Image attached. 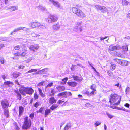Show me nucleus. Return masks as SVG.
I'll return each mask as SVG.
<instances>
[{"instance_id":"f257e3e1","label":"nucleus","mask_w":130,"mask_h":130,"mask_svg":"<svg viewBox=\"0 0 130 130\" xmlns=\"http://www.w3.org/2000/svg\"><path fill=\"white\" fill-rule=\"evenodd\" d=\"M109 100L111 107L113 109H115L116 108V106L120 103L121 98L116 94H111L109 97Z\"/></svg>"},{"instance_id":"f03ea898","label":"nucleus","mask_w":130,"mask_h":130,"mask_svg":"<svg viewBox=\"0 0 130 130\" xmlns=\"http://www.w3.org/2000/svg\"><path fill=\"white\" fill-rule=\"evenodd\" d=\"M122 47L119 45L117 44L115 46L110 45L108 49L109 52L114 56L118 57H121L122 54L119 51H116L115 50H121Z\"/></svg>"},{"instance_id":"7ed1b4c3","label":"nucleus","mask_w":130,"mask_h":130,"mask_svg":"<svg viewBox=\"0 0 130 130\" xmlns=\"http://www.w3.org/2000/svg\"><path fill=\"white\" fill-rule=\"evenodd\" d=\"M28 117L26 116L24 118V121L22 126V129L23 130H27L29 129L31 126V121H28Z\"/></svg>"},{"instance_id":"20e7f679","label":"nucleus","mask_w":130,"mask_h":130,"mask_svg":"<svg viewBox=\"0 0 130 130\" xmlns=\"http://www.w3.org/2000/svg\"><path fill=\"white\" fill-rule=\"evenodd\" d=\"M72 11L73 13L75 14L77 16L80 18H83L85 17V13L79 9L73 7L72 8Z\"/></svg>"},{"instance_id":"39448f33","label":"nucleus","mask_w":130,"mask_h":130,"mask_svg":"<svg viewBox=\"0 0 130 130\" xmlns=\"http://www.w3.org/2000/svg\"><path fill=\"white\" fill-rule=\"evenodd\" d=\"M94 84H93L90 86V88L93 90L90 92V91L88 89L85 92V94L88 96L94 95L96 94V90L95 88L93 87Z\"/></svg>"},{"instance_id":"423d86ee","label":"nucleus","mask_w":130,"mask_h":130,"mask_svg":"<svg viewBox=\"0 0 130 130\" xmlns=\"http://www.w3.org/2000/svg\"><path fill=\"white\" fill-rule=\"evenodd\" d=\"M1 105L2 109L8 108L9 106V101L6 99H4L1 100Z\"/></svg>"},{"instance_id":"0eeeda50","label":"nucleus","mask_w":130,"mask_h":130,"mask_svg":"<svg viewBox=\"0 0 130 130\" xmlns=\"http://www.w3.org/2000/svg\"><path fill=\"white\" fill-rule=\"evenodd\" d=\"M14 85V83L12 82L9 81H5L3 84L2 85V87H4L5 88L7 87H11Z\"/></svg>"},{"instance_id":"6e6552de","label":"nucleus","mask_w":130,"mask_h":130,"mask_svg":"<svg viewBox=\"0 0 130 130\" xmlns=\"http://www.w3.org/2000/svg\"><path fill=\"white\" fill-rule=\"evenodd\" d=\"M72 95L71 93L70 92H67V91H64L58 94V96H61L65 98L67 97L71 96Z\"/></svg>"},{"instance_id":"1a4fd4ad","label":"nucleus","mask_w":130,"mask_h":130,"mask_svg":"<svg viewBox=\"0 0 130 130\" xmlns=\"http://www.w3.org/2000/svg\"><path fill=\"white\" fill-rule=\"evenodd\" d=\"M56 19V17L50 15L48 16V18L46 19V21L48 23H52L56 21H57Z\"/></svg>"},{"instance_id":"9d476101","label":"nucleus","mask_w":130,"mask_h":130,"mask_svg":"<svg viewBox=\"0 0 130 130\" xmlns=\"http://www.w3.org/2000/svg\"><path fill=\"white\" fill-rule=\"evenodd\" d=\"M27 87H25L22 85L21 86L19 89V91L22 95L26 96V93Z\"/></svg>"},{"instance_id":"9b49d317","label":"nucleus","mask_w":130,"mask_h":130,"mask_svg":"<svg viewBox=\"0 0 130 130\" xmlns=\"http://www.w3.org/2000/svg\"><path fill=\"white\" fill-rule=\"evenodd\" d=\"M28 30V29L26 27H20L14 30L11 32L10 34L11 35H13L15 34L16 32L21 30H23L24 31H27Z\"/></svg>"},{"instance_id":"f8f14e48","label":"nucleus","mask_w":130,"mask_h":130,"mask_svg":"<svg viewBox=\"0 0 130 130\" xmlns=\"http://www.w3.org/2000/svg\"><path fill=\"white\" fill-rule=\"evenodd\" d=\"M67 83L69 86L72 87H76L78 84L75 81L68 82Z\"/></svg>"},{"instance_id":"ddd939ff","label":"nucleus","mask_w":130,"mask_h":130,"mask_svg":"<svg viewBox=\"0 0 130 130\" xmlns=\"http://www.w3.org/2000/svg\"><path fill=\"white\" fill-rule=\"evenodd\" d=\"M34 92V90L31 87H27V88L26 94L31 95Z\"/></svg>"},{"instance_id":"4468645a","label":"nucleus","mask_w":130,"mask_h":130,"mask_svg":"<svg viewBox=\"0 0 130 130\" xmlns=\"http://www.w3.org/2000/svg\"><path fill=\"white\" fill-rule=\"evenodd\" d=\"M14 92L16 94V96L17 98V99L21 100L22 98L21 93L17 90H14Z\"/></svg>"},{"instance_id":"2eb2a0df","label":"nucleus","mask_w":130,"mask_h":130,"mask_svg":"<svg viewBox=\"0 0 130 130\" xmlns=\"http://www.w3.org/2000/svg\"><path fill=\"white\" fill-rule=\"evenodd\" d=\"M39 48L38 46L37 45H32L30 46L29 47V49L31 51L35 52Z\"/></svg>"},{"instance_id":"dca6fc26","label":"nucleus","mask_w":130,"mask_h":130,"mask_svg":"<svg viewBox=\"0 0 130 130\" xmlns=\"http://www.w3.org/2000/svg\"><path fill=\"white\" fill-rule=\"evenodd\" d=\"M72 78H73V80L77 82H81L83 80L82 77H79L77 75H73Z\"/></svg>"},{"instance_id":"f3484780","label":"nucleus","mask_w":130,"mask_h":130,"mask_svg":"<svg viewBox=\"0 0 130 130\" xmlns=\"http://www.w3.org/2000/svg\"><path fill=\"white\" fill-rule=\"evenodd\" d=\"M4 110V115L6 118H8L9 116V110L8 108L3 109Z\"/></svg>"},{"instance_id":"a211bd4d","label":"nucleus","mask_w":130,"mask_h":130,"mask_svg":"<svg viewBox=\"0 0 130 130\" xmlns=\"http://www.w3.org/2000/svg\"><path fill=\"white\" fill-rule=\"evenodd\" d=\"M97 10H100L102 12H106V8L104 6H100L98 5L96 7Z\"/></svg>"},{"instance_id":"6ab92c4d","label":"nucleus","mask_w":130,"mask_h":130,"mask_svg":"<svg viewBox=\"0 0 130 130\" xmlns=\"http://www.w3.org/2000/svg\"><path fill=\"white\" fill-rule=\"evenodd\" d=\"M31 27L33 28L39 27L40 26H41L39 23L36 22L31 23ZM29 25H30L31 24H30Z\"/></svg>"},{"instance_id":"aec40b11","label":"nucleus","mask_w":130,"mask_h":130,"mask_svg":"<svg viewBox=\"0 0 130 130\" xmlns=\"http://www.w3.org/2000/svg\"><path fill=\"white\" fill-rule=\"evenodd\" d=\"M51 112V109H46L45 110L44 116L46 117L50 114Z\"/></svg>"},{"instance_id":"412c9836","label":"nucleus","mask_w":130,"mask_h":130,"mask_svg":"<svg viewBox=\"0 0 130 130\" xmlns=\"http://www.w3.org/2000/svg\"><path fill=\"white\" fill-rule=\"evenodd\" d=\"M56 101V100L55 99L54 97H51L49 99V102L51 104L55 103Z\"/></svg>"},{"instance_id":"4be33fe9","label":"nucleus","mask_w":130,"mask_h":130,"mask_svg":"<svg viewBox=\"0 0 130 130\" xmlns=\"http://www.w3.org/2000/svg\"><path fill=\"white\" fill-rule=\"evenodd\" d=\"M23 51H24V52H23L21 54L20 53V54H19L20 56L23 57H25L27 56V54L25 52L27 51V50L24 49V50L23 49Z\"/></svg>"},{"instance_id":"5701e85b","label":"nucleus","mask_w":130,"mask_h":130,"mask_svg":"<svg viewBox=\"0 0 130 130\" xmlns=\"http://www.w3.org/2000/svg\"><path fill=\"white\" fill-rule=\"evenodd\" d=\"M45 110V109L43 107H41L40 109L36 111L37 113H41L42 114H44V111Z\"/></svg>"},{"instance_id":"b1692460","label":"nucleus","mask_w":130,"mask_h":130,"mask_svg":"<svg viewBox=\"0 0 130 130\" xmlns=\"http://www.w3.org/2000/svg\"><path fill=\"white\" fill-rule=\"evenodd\" d=\"M38 89L39 95L42 98L44 97L45 96V95L43 93L42 89L39 88H38Z\"/></svg>"},{"instance_id":"393cba45","label":"nucleus","mask_w":130,"mask_h":130,"mask_svg":"<svg viewBox=\"0 0 130 130\" xmlns=\"http://www.w3.org/2000/svg\"><path fill=\"white\" fill-rule=\"evenodd\" d=\"M111 65L110 66V69L112 71L113 70L116 68V65L114 64L113 63V62H111L110 63Z\"/></svg>"},{"instance_id":"a878e982","label":"nucleus","mask_w":130,"mask_h":130,"mask_svg":"<svg viewBox=\"0 0 130 130\" xmlns=\"http://www.w3.org/2000/svg\"><path fill=\"white\" fill-rule=\"evenodd\" d=\"M53 83V82H50L45 87V91H48V88L50 87L51 86H52Z\"/></svg>"},{"instance_id":"bb28decb","label":"nucleus","mask_w":130,"mask_h":130,"mask_svg":"<svg viewBox=\"0 0 130 130\" xmlns=\"http://www.w3.org/2000/svg\"><path fill=\"white\" fill-rule=\"evenodd\" d=\"M24 110V108L22 106H20L19 107V112L23 113Z\"/></svg>"},{"instance_id":"cd10ccee","label":"nucleus","mask_w":130,"mask_h":130,"mask_svg":"<svg viewBox=\"0 0 130 130\" xmlns=\"http://www.w3.org/2000/svg\"><path fill=\"white\" fill-rule=\"evenodd\" d=\"M48 70V68H44L43 69L41 70H39V72H40L41 74H44L47 72Z\"/></svg>"},{"instance_id":"c85d7f7f","label":"nucleus","mask_w":130,"mask_h":130,"mask_svg":"<svg viewBox=\"0 0 130 130\" xmlns=\"http://www.w3.org/2000/svg\"><path fill=\"white\" fill-rule=\"evenodd\" d=\"M122 64L121 65L123 66H126L128 64V62L125 60H122Z\"/></svg>"},{"instance_id":"c756f323","label":"nucleus","mask_w":130,"mask_h":130,"mask_svg":"<svg viewBox=\"0 0 130 130\" xmlns=\"http://www.w3.org/2000/svg\"><path fill=\"white\" fill-rule=\"evenodd\" d=\"M114 60L115 62H117L119 64L121 65L122 64V60L115 58L114 59Z\"/></svg>"},{"instance_id":"7c9ffc66","label":"nucleus","mask_w":130,"mask_h":130,"mask_svg":"<svg viewBox=\"0 0 130 130\" xmlns=\"http://www.w3.org/2000/svg\"><path fill=\"white\" fill-rule=\"evenodd\" d=\"M45 81H41L38 84H37L36 86H43L45 85Z\"/></svg>"},{"instance_id":"2f4dec72","label":"nucleus","mask_w":130,"mask_h":130,"mask_svg":"<svg viewBox=\"0 0 130 130\" xmlns=\"http://www.w3.org/2000/svg\"><path fill=\"white\" fill-rule=\"evenodd\" d=\"M71 126V123H68L65 127L64 129V130H67Z\"/></svg>"},{"instance_id":"473e14b6","label":"nucleus","mask_w":130,"mask_h":130,"mask_svg":"<svg viewBox=\"0 0 130 130\" xmlns=\"http://www.w3.org/2000/svg\"><path fill=\"white\" fill-rule=\"evenodd\" d=\"M39 69H31L29 71H28L26 73H25V74H27V73H30L33 72H35V71H37V70H39Z\"/></svg>"},{"instance_id":"72a5a7b5","label":"nucleus","mask_w":130,"mask_h":130,"mask_svg":"<svg viewBox=\"0 0 130 130\" xmlns=\"http://www.w3.org/2000/svg\"><path fill=\"white\" fill-rule=\"evenodd\" d=\"M9 9H11L12 11H15L18 9V7L16 6H14L9 7Z\"/></svg>"},{"instance_id":"f704fd0d","label":"nucleus","mask_w":130,"mask_h":130,"mask_svg":"<svg viewBox=\"0 0 130 130\" xmlns=\"http://www.w3.org/2000/svg\"><path fill=\"white\" fill-rule=\"evenodd\" d=\"M1 78L5 81V79L7 78V75L5 73H2L1 75Z\"/></svg>"},{"instance_id":"c9c22d12","label":"nucleus","mask_w":130,"mask_h":130,"mask_svg":"<svg viewBox=\"0 0 130 130\" xmlns=\"http://www.w3.org/2000/svg\"><path fill=\"white\" fill-rule=\"evenodd\" d=\"M5 61L4 58L2 57H0V62L3 64H5Z\"/></svg>"},{"instance_id":"e433bc0d","label":"nucleus","mask_w":130,"mask_h":130,"mask_svg":"<svg viewBox=\"0 0 130 130\" xmlns=\"http://www.w3.org/2000/svg\"><path fill=\"white\" fill-rule=\"evenodd\" d=\"M65 89V88L63 86L59 87L57 88V89L59 92L63 91Z\"/></svg>"},{"instance_id":"4c0bfd02","label":"nucleus","mask_w":130,"mask_h":130,"mask_svg":"<svg viewBox=\"0 0 130 130\" xmlns=\"http://www.w3.org/2000/svg\"><path fill=\"white\" fill-rule=\"evenodd\" d=\"M129 2L126 0H122V4L124 6H126L128 5Z\"/></svg>"},{"instance_id":"58836bf2","label":"nucleus","mask_w":130,"mask_h":130,"mask_svg":"<svg viewBox=\"0 0 130 130\" xmlns=\"http://www.w3.org/2000/svg\"><path fill=\"white\" fill-rule=\"evenodd\" d=\"M122 47L123 51L124 52L127 51L128 50V47L127 45L123 46Z\"/></svg>"},{"instance_id":"ea45409f","label":"nucleus","mask_w":130,"mask_h":130,"mask_svg":"<svg viewBox=\"0 0 130 130\" xmlns=\"http://www.w3.org/2000/svg\"><path fill=\"white\" fill-rule=\"evenodd\" d=\"M39 9L43 11H44L45 10L46 11L47 10V9H46L45 8L41 5H40L39 6Z\"/></svg>"},{"instance_id":"a19ab883","label":"nucleus","mask_w":130,"mask_h":130,"mask_svg":"<svg viewBox=\"0 0 130 130\" xmlns=\"http://www.w3.org/2000/svg\"><path fill=\"white\" fill-rule=\"evenodd\" d=\"M34 100H35L37 99L39 97V95L37 94L36 91L34 93Z\"/></svg>"},{"instance_id":"79ce46f5","label":"nucleus","mask_w":130,"mask_h":130,"mask_svg":"<svg viewBox=\"0 0 130 130\" xmlns=\"http://www.w3.org/2000/svg\"><path fill=\"white\" fill-rule=\"evenodd\" d=\"M40 105L41 104H40V102H39L37 101L35 103L33 104V106L37 108L38 107V106Z\"/></svg>"},{"instance_id":"37998d69","label":"nucleus","mask_w":130,"mask_h":130,"mask_svg":"<svg viewBox=\"0 0 130 130\" xmlns=\"http://www.w3.org/2000/svg\"><path fill=\"white\" fill-rule=\"evenodd\" d=\"M55 6H57V2L54 0H49Z\"/></svg>"},{"instance_id":"c03bdc74","label":"nucleus","mask_w":130,"mask_h":130,"mask_svg":"<svg viewBox=\"0 0 130 130\" xmlns=\"http://www.w3.org/2000/svg\"><path fill=\"white\" fill-rule=\"evenodd\" d=\"M57 108V105L56 104L53 105L50 107V109L52 110H53Z\"/></svg>"},{"instance_id":"a18cd8bd","label":"nucleus","mask_w":130,"mask_h":130,"mask_svg":"<svg viewBox=\"0 0 130 130\" xmlns=\"http://www.w3.org/2000/svg\"><path fill=\"white\" fill-rule=\"evenodd\" d=\"M20 73H19L18 74H17L16 73H13L12 74V75L13 77L14 78H17L19 76H20L19 74H20Z\"/></svg>"},{"instance_id":"49530a36","label":"nucleus","mask_w":130,"mask_h":130,"mask_svg":"<svg viewBox=\"0 0 130 130\" xmlns=\"http://www.w3.org/2000/svg\"><path fill=\"white\" fill-rule=\"evenodd\" d=\"M130 91V88L128 87H127L125 90V92L126 94H127Z\"/></svg>"},{"instance_id":"de8ad7c7","label":"nucleus","mask_w":130,"mask_h":130,"mask_svg":"<svg viewBox=\"0 0 130 130\" xmlns=\"http://www.w3.org/2000/svg\"><path fill=\"white\" fill-rule=\"evenodd\" d=\"M35 115L34 113L32 112L29 114V117L31 119H33L34 118Z\"/></svg>"},{"instance_id":"09e8293b","label":"nucleus","mask_w":130,"mask_h":130,"mask_svg":"<svg viewBox=\"0 0 130 130\" xmlns=\"http://www.w3.org/2000/svg\"><path fill=\"white\" fill-rule=\"evenodd\" d=\"M106 114L108 116V117L110 119H111L113 117V116L111 114H110L109 113L107 112Z\"/></svg>"},{"instance_id":"8fccbe9b","label":"nucleus","mask_w":130,"mask_h":130,"mask_svg":"<svg viewBox=\"0 0 130 130\" xmlns=\"http://www.w3.org/2000/svg\"><path fill=\"white\" fill-rule=\"evenodd\" d=\"M68 80V78L67 77H65L62 80V81L63 82V83L65 84L66 83V82Z\"/></svg>"},{"instance_id":"3c124183","label":"nucleus","mask_w":130,"mask_h":130,"mask_svg":"<svg viewBox=\"0 0 130 130\" xmlns=\"http://www.w3.org/2000/svg\"><path fill=\"white\" fill-rule=\"evenodd\" d=\"M35 72L34 73L32 74L34 75H35L36 74H41L40 72H39V70L38 71H35Z\"/></svg>"},{"instance_id":"603ef678","label":"nucleus","mask_w":130,"mask_h":130,"mask_svg":"<svg viewBox=\"0 0 130 130\" xmlns=\"http://www.w3.org/2000/svg\"><path fill=\"white\" fill-rule=\"evenodd\" d=\"M101 124V123L98 121L96 122L94 124V125L95 127H96L99 125H100Z\"/></svg>"},{"instance_id":"864d4df0","label":"nucleus","mask_w":130,"mask_h":130,"mask_svg":"<svg viewBox=\"0 0 130 130\" xmlns=\"http://www.w3.org/2000/svg\"><path fill=\"white\" fill-rule=\"evenodd\" d=\"M90 65L92 67V68L96 73H98V72L97 71L96 69L92 66V64H90Z\"/></svg>"},{"instance_id":"5fc2aeb1","label":"nucleus","mask_w":130,"mask_h":130,"mask_svg":"<svg viewBox=\"0 0 130 130\" xmlns=\"http://www.w3.org/2000/svg\"><path fill=\"white\" fill-rule=\"evenodd\" d=\"M53 28L54 30H57V24L53 25Z\"/></svg>"},{"instance_id":"6e6d98bb","label":"nucleus","mask_w":130,"mask_h":130,"mask_svg":"<svg viewBox=\"0 0 130 130\" xmlns=\"http://www.w3.org/2000/svg\"><path fill=\"white\" fill-rule=\"evenodd\" d=\"M15 83L17 84L19 86V87H20L21 86H22V85H21L18 82V79L16 80L15 81Z\"/></svg>"},{"instance_id":"4d7b16f0","label":"nucleus","mask_w":130,"mask_h":130,"mask_svg":"<svg viewBox=\"0 0 130 130\" xmlns=\"http://www.w3.org/2000/svg\"><path fill=\"white\" fill-rule=\"evenodd\" d=\"M3 1L6 5H7L9 3V1L8 0H4Z\"/></svg>"},{"instance_id":"13d9d810","label":"nucleus","mask_w":130,"mask_h":130,"mask_svg":"<svg viewBox=\"0 0 130 130\" xmlns=\"http://www.w3.org/2000/svg\"><path fill=\"white\" fill-rule=\"evenodd\" d=\"M20 54V53H19V52H18L17 51L15 53H14L13 54L15 56H20L19 54Z\"/></svg>"},{"instance_id":"bf43d9fd","label":"nucleus","mask_w":130,"mask_h":130,"mask_svg":"<svg viewBox=\"0 0 130 130\" xmlns=\"http://www.w3.org/2000/svg\"><path fill=\"white\" fill-rule=\"evenodd\" d=\"M18 68L19 69H24L25 68V66L23 65H20L18 66Z\"/></svg>"},{"instance_id":"052dcab7","label":"nucleus","mask_w":130,"mask_h":130,"mask_svg":"<svg viewBox=\"0 0 130 130\" xmlns=\"http://www.w3.org/2000/svg\"><path fill=\"white\" fill-rule=\"evenodd\" d=\"M19 47V45H17L14 47V48L16 50H18L20 48Z\"/></svg>"},{"instance_id":"680f3d73","label":"nucleus","mask_w":130,"mask_h":130,"mask_svg":"<svg viewBox=\"0 0 130 130\" xmlns=\"http://www.w3.org/2000/svg\"><path fill=\"white\" fill-rule=\"evenodd\" d=\"M107 73L110 76H111L113 74L112 72H111L110 71H107Z\"/></svg>"},{"instance_id":"e2e57ef3","label":"nucleus","mask_w":130,"mask_h":130,"mask_svg":"<svg viewBox=\"0 0 130 130\" xmlns=\"http://www.w3.org/2000/svg\"><path fill=\"white\" fill-rule=\"evenodd\" d=\"M19 56H14L12 58L13 59L15 60H17L19 58Z\"/></svg>"},{"instance_id":"0e129e2a","label":"nucleus","mask_w":130,"mask_h":130,"mask_svg":"<svg viewBox=\"0 0 130 130\" xmlns=\"http://www.w3.org/2000/svg\"><path fill=\"white\" fill-rule=\"evenodd\" d=\"M64 101L63 100H58V102L59 104L61 103H62L63 102H64Z\"/></svg>"},{"instance_id":"69168bd1","label":"nucleus","mask_w":130,"mask_h":130,"mask_svg":"<svg viewBox=\"0 0 130 130\" xmlns=\"http://www.w3.org/2000/svg\"><path fill=\"white\" fill-rule=\"evenodd\" d=\"M27 100L26 99H24L23 100L24 103L25 105H26L27 104Z\"/></svg>"},{"instance_id":"338daca9","label":"nucleus","mask_w":130,"mask_h":130,"mask_svg":"<svg viewBox=\"0 0 130 130\" xmlns=\"http://www.w3.org/2000/svg\"><path fill=\"white\" fill-rule=\"evenodd\" d=\"M107 36H106V37H101L100 38V39L102 40H104V39H106V38H107Z\"/></svg>"},{"instance_id":"774afa93","label":"nucleus","mask_w":130,"mask_h":130,"mask_svg":"<svg viewBox=\"0 0 130 130\" xmlns=\"http://www.w3.org/2000/svg\"><path fill=\"white\" fill-rule=\"evenodd\" d=\"M125 106L129 108V104L126 103L124 105Z\"/></svg>"}]
</instances>
